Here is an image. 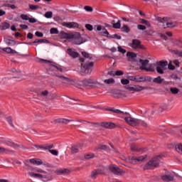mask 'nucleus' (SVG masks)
Segmentation results:
<instances>
[{
    "mask_svg": "<svg viewBox=\"0 0 182 182\" xmlns=\"http://www.w3.org/2000/svg\"><path fill=\"white\" fill-rule=\"evenodd\" d=\"M62 38H63V39H67L68 41H71L75 45H82V43H85L83 38L80 36V33H75L74 34L63 33L62 34Z\"/></svg>",
    "mask_w": 182,
    "mask_h": 182,
    "instance_id": "obj_1",
    "label": "nucleus"
},
{
    "mask_svg": "<svg viewBox=\"0 0 182 182\" xmlns=\"http://www.w3.org/2000/svg\"><path fill=\"white\" fill-rule=\"evenodd\" d=\"M149 60H139L141 70H145V72H154L156 70V63H149Z\"/></svg>",
    "mask_w": 182,
    "mask_h": 182,
    "instance_id": "obj_2",
    "label": "nucleus"
},
{
    "mask_svg": "<svg viewBox=\"0 0 182 182\" xmlns=\"http://www.w3.org/2000/svg\"><path fill=\"white\" fill-rule=\"evenodd\" d=\"M160 159H161L160 156L152 159L144 166V170H151L158 167L159 164H160Z\"/></svg>",
    "mask_w": 182,
    "mask_h": 182,
    "instance_id": "obj_3",
    "label": "nucleus"
},
{
    "mask_svg": "<svg viewBox=\"0 0 182 182\" xmlns=\"http://www.w3.org/2000/svg\"><path fill=\"white\" fill-rule=\"evenodd\" d=\"M158 21L162 23V26L164 29L167 28H174L176 25L175 21H171L167 18H162L159 17L158 18Z\"/></svg>",
    "mask_w": 182,
    "mask_h": 182,
    "instance_id": "obj_4",
    "label": "nucleus"
},
{
    "mask_svg": "<svg viewBox=\"0 0 182 182\" xmlns=\"http://www.w3.org/2000/svg\"><path fill=\"white\" fill-rule=\"evenodd\" d=\"M155 66V69L156 68V72L160 73V75L164 74V70L167 69V65H168V62L161 60L157 62Z\"/></svg>",
    "mask_w": 182,
    "mask_h": 182,
    "instance_id": "obj_5",
    "label": "nucleus"
},
{
    "mask_svg": "<svg viewBox=\"0 0 182 182\" xmlns=\"http://www.w3.org/2000/svg\"><path fill=\"white\" fill-rule=\"evenodd\" d=\"M92 68H93V62L81 64V73H85V75H90L92 73Z\"/></svg>",
    "mask_w": 182,
    "mask_h": 182,
    "instance_id": "obj_6",
    "label": "nucleus"
},
{
    "mask_svg": "<svg viewBox=\"0 0 182 182\" xmlns=\"http://www.w3.org/2000/svg\"><path fill=\"white\" fill-rule=\"evenodd\" d=\"M109 170L111 171V173H113V174H115L117 176H123L125 174L126 172L120 169L119 166L116 165H110L109 166Z\"/></svg>",
    "mask_w": 182,
    "mask_h": 182,
    "instance_id": "obj_7",
    "label": "nucleus"
},
{
    "mask_svg": "<svg viewBox=\"0 0 182 182\" xmlns=\"http://www.w3.org/2000/svg\"><path fill=\"white\" fill-rule=\"evenodd\" d=\"M132 49H146V48L141 45V42L139 40L134 39L132 42L129 44Z\"/></svg>",
    "mask_w": 182,
    "mask_h": 182,
    "instance_id": "obj_8",
    "label": "nucleus"
},
{
    "mask_svg": "<svg viewBox=\"0 0 182 182\" xmlns=\"http://www.w3.org/2000/svg\"><path fill=\"white\" fill-rule=\"evenodd\" d=\"M146 157H147V155L141 156L138 158L132 156V157L127 158L126 160H127V163H131L132 164H136V163H137L139 161H143V160H144V159H146Z\"/></svg>",
    "mask_w": 182,
    "mask_h": 182,
    "instance_id": "obj_9",
    "label": "nucleus"
},
{
    "mask_svg": "<svg viewBox=\"0 0 182 182\" xmlns=\"http://www.w3.org/2000/svg\"><path fill=\"white\" fill-rule=\"evenodd\" d=\"M124 120L130 126H139V119L129 117H125Z\"/></svg>",
    "mask_w": 182,
    "mask_h": 182,
    "instance_id": "obj_10",
    "label": "nucleus"
},
{
    "mask_svg": "<svg viewBox=\"0 0 182 182\" xmlns=\"http://www.w3.org/2000/svg\"><path fill=\"white\" fill-rule=\"evenodd\" d=\"M97 31H98L100 35H102V36H106L107 38H109V31L105 28L102 27V26H97Z\"/></svg>",
    "mask_w": 182,
    "mask_h": 182,
    "instance_id": "obj_11",
    "label": "nucleus"
},
{
    "mask_svg": "<svg viewBox=\"0 0 182 182\" xmlns=\"http://www.w3.org/2000/svg\"><path fill=\"white\" fill-rule=\"evenodd\" d=\"M153 83H156L157 85H168V82L165 81L164 78H161V76H158L153 79Z\"/></svg>",
    "mask_w": 182,
    "mask_h": 182,
    "instance_id": "obj_12",
    "label": "nucleus"
},
{
    "mask_svg": "<svg viewBox=\"0 0 182 182\" xmlns=\"http://www.w3.org/2000/svg\"><path fill=\"white\" fill-rule=\"evenodd\" d=\"M67 53L68 55L71 56V58H76L79 56V53L76 52V50H75V49L73 48H68Z\"/></svg>",
    "mask_w": 182,
    "mask_h": 182,
    "instance_id": "obj_13",
    "label": "nucleus"
},
{
    "mask_svg": "<svg viewBox=\"0 0 182 182\" xmlns=\"http://www.w3.org/2000/svg\"><path fill=\"white\" fill-rule=\"evenodd\" d=\"M101 127H105V129H114L116 124L113 122H102Z\"/></svg>",
    "mask_w": 182,
    "mask_h": 182,
    "instance_id": "obj_14",
    "label": "nucleus"
},
{
    "mask_svg": "<svg viewBox=\"0 0 182 182\" xmlns=\"http://www.w3.org/2000/svg\"><path fill=\"white\" fill-rule=\"evenodd\" d=\"M96 84V82L90 78L83 80L81 83H80V85L83 86H89V85H95Z\"/></svg>",
    "mask_w": 182,
    "mask_h": 182,
    "instance_id": "obj_15",
    "label": "nucleus"
},
{
    "mask_svg": "<svg viewBox=\"0 0 182 182\" xmlns=\"http://www.w3.org/2000/svg\"><path fill=\"white\" fill-rule=\"evenodd\" d=\"M29 161L31 164H33L34 166H42V164H43V161H42V160L39 159H29Z\"/></svg>",
    "mask_w": 182,
    "mask_h": 182,
    "instance_id": "obj_16",
    "label": "nucleus"
},
{
    "mask_svg": "<svg viewBox=\"0 0 182 182\" xmlns=\"http://www.w3.org/2000/svg\"><path fill=\"white\" fill-rule=\"evenodd\" d=\"M69 122H73L72 119H55L53 123L56 124V123H61L63 124H68Z\"/></svg>",
    "mask_w": 182,
    "mask_h": 182,
    "instance_id": "obj_17",
    "label": "nucleus"
},
{
    "mask_svg": "<svg viewBox=\"0 0 182 182\" xmlns=\"http://www.w3.org/2000/svg\"><path fill=\"white\" fill-rule=\"evenodd\" d=\"M101 174H105V172H103V171H102V169L95 170V171H92L91 177L92 178H96V177H97V176H100Z\"/></svg>",
    "mask_w": 182,
    "mask_h": 182,
    "instance_id": "obj_18",
    "label": "nucleus"
},
{
    "mask_svg": "<svg viewBox=\"0 0 182 182\" xmlns=\"http://www.w3.org/2000/svg\"><path fill=\"white\" fill-rule=\"evenodd\" d=\"M63 26H64L65 28H77V23H75V22H70V23L64 22V23H63Z\"/></svg>",
    "mask_w": 182,
    "mask_h": 182,
    "instance_id": "obj_19",
    "label": "nucleus"
},
{
    "mask_svg": "<svg viewBox=\"0 0 182 182\" xmlns=\"http://www.w3.org/2000/svg\"><path fill=\"white\" fill-rule=\"evenodd\" d=\"M5 144L6 146H9L10 147H13L14 149H16V147H18L19 145L18 144H16L11 141V139H6Z\"/></svg>",
    "mask_w": 182,
    "mask_h": 182,
    "instance_id": "obj_20",
    "label": "nucleus"
},
{
    "mask_svg": "<svg viewBox=\"0 0 182 182\" xmlns=\"http://www.w3.org/2000/svg\"><path fill=\"white\" fill-rule=\"evenodd\" d=\"M11 153H15V151H14L13 150L0 146V154H11Z\"/></svg>",
    "mask_w": 182,
    "mask_h": 182,
    "instance_id": "obj_21",
    "label": "nucleus"
},
{
    "mask_svg": "<svg viewBox=\"0 0 182 182\" xmlns=\"http://www.w3.org/2000/svg\"><path fill=\"white\" fill-rule=\"evenodd\" d=\"M174 176L171 174L163 175L161 179L164 181H173Z\"/></svg>",
    "mask_w": 182,
    "mask_h": 182,
    "instance_id": "obj_22",
    "label": "nucleus"
},
{
    "mask_svg": "<svg viewBox=\"0 0 182 182\" xmlns=\"http://www.w3.org/2000/svg\"><path fill=\"white\" fill-rule=\"evenodd\" d=\"M30 177L33 178H43L45 176L41 173H35L33 172H28Z\"/></svg>",
    "mask_w": 182,
    "mask_h": 182,
    "instance_id": "obj_23",
    "label": "nucleus"
},
{
    "mask_svg": "<svg viewBox=\"0 0 182 182\" xmlns=\"http://www.w3.org/2000/svg\"><path fill=\"white\" fill-rule=\"evenodd\" d=\"M127 56L128 57V60H134V59H136L137 58V54L133 52H128L127 53Z\"/></svg>",
    "mask_w": 182,
    "mask_h": 182,
    "instance_id": "obj_24",
    "label": "nucleus"
},
{
    "mask_svg": "<svg viewBox=\"0 0 182 182\" xmlns=\"http://www.w3.org/2000/svg\"><path fill=\"white\" fill-rule=\"evenodd\" d=\"M4 42L9 46H15L16 45V41L15 40L4 38Z\"/></svg>",
    "mask_w": 182,
    "mask_h": 182,
    "instance_id": "obj_25",
    "label": "nucleus"
},
{
    "mask_svg": "<svg viewBox=\"0 0 182 182\" xmlns=\"http://www.w3.org/2000/svg\"><path fill=\"white\" fill-rule=\"evenodd\" d=\"M82 147V144L74 145L71 147V153H78L79 149Z\"/></svg>",
    "mask_w": 182,
    "mask_h": 182,
    "instance_id": "obj_26",
    "label": "nucleus"
},
{
    "mask_svg": "<svg viewBox=\"0 0 182 182\" xmlns=\"http://www.w3.org/2000/svg\"><path fill=\"white\" fill-rule=\"evenodd\" d=\"M58 77L61 79V80L63 82V83H70V82H73V80H70L67 77L63 76V75H58Z\"/></svg>",
    "mask_w": 182,
    "mask_h": 182,
    "instance_id": "obj_27",
    "label": "nucleus"
},
{
    "mask_svg": "<svg viewBox=\"0 0 182 182\" xmlns=\"http://www.w3.org/2000/svg\"><path fill=\"white\" fill-rule=\"evenodd\" d=\"M2 50H4V52H6V53H18V52H16V50H12V48H11L10 47H7V48H2Z\"/></svg>",
    "mask_w": 182,
    "mask_h": 182,
    "instance_id": "obj_28",
    "label": "nucleus"
},
{
    "mask_svg": "<svg viewBox=\"0 0 182 182\" xmlns=\"http://www.w3.org/2000/svg\"><path fill=\"white\" fill-rule=\"evenodd\" d=\"M175 149L178 153L182 154V143H178L175 145Z\"/></svg>",
    "mask_w": 182,
    "mask_h": 182,
    "instance_id": "obj_29",
    "label": "nucleus"
},
{
    "mask_svg": "<svg viewBox=\"0 0 182 182\" xmlns=\"http://www.w3.org/2000/svg\"><path fill=\"white\" fill-rule=\"evenodd\" d=\"M51 68L53 70H56L57 72H63V68L59 65H53Z\"/></svg>",
    "mask_w": 182,
    "mask_h": 182,
    "instance_id": "obj_30",
    "label": "nucleus"
},
{
    "mask_svg": "<svg viewBox=\"0 0 182 182\" xmlns=\"http://www.w3.org/2000/svg\"><path fill=\"white\" fill-rule=\"evenodd\" d=\"M139 23H142V25H146V26H148V28H150V26H151V25L150 24V22L147 20L144 19V18H140L139 19Z\"/></svg>",
    "mask_w": 182,
    "mask_h": 182,
    "instance_id": "obj_31",
    "label": "nucleus"
},
{
    "mask_svg": "<svg viewBox=\"0 0 182 182\" xmlns=\"http://www.w3.org/2000/svg\"><path fill=\"white\" fill-rule=\"evenodd\" d=\"M135 92H141V90H146V89H149L147 87H142L140 85H134Z\"/></svg>",
    "mask_w": 182,
    "mask_h": 182,
    "instance_id": "obj_32",
    "label": "nucleus"
},
{
    "mask_svg": "<svg viewBox=\"0 0 182 182\" xmlns=\"http://www.w3.org/2000/svg\"><path fill=\"white\" fill-rule=\"evenodd\" d=\"M56 173H58V174H64L66 175L68 173H70L69 169H61V170H57Z\"/></svg>",
    "mask_w": 182,
    "mask_h": 182,
    "instance_id": "obj_33",
    "label": "nucleus"
},
{
    "mask_svg": "<svg viewBox=\"0 0 182 182\" xmlns=\"http://www.w3.org/2000/svg\"><path fill=\"white\" fill-rule=\"evenodd\" d=\"M41 147L43 149V150H50V149H53V144H47Z\"/></svg>",
    "mask_w": 182,
    "mask_h": 182,
    "instance_id": "obj_34",
    "label": "nucleus"
},
{
    "mask_svg": "<svg viewBox=\"0 0 182 182\" xmlns=\"http://www.w3.org/2000/svg\"><path fill=\"white\" fill-rule=\"evenodd\" d=\"M108 38H109L110 39H117L118 41H120V39H122V36H119L117 34H113L112 36H110V34H109Z\"/></svg>",
    "mask_w": 182,
    "mask_h": 182,
    "instance_id": "obj_35",
    "label": "nucleus"
},
{
    "mask_svg": "<svg viewBox=\"0 0 182 182\" xmlns=\"http://www.w3.org/2000/svg\"><path fill=\"white\" fill-rule=\"evenodd\" d=\"M11 26V25L9 24V23H1V29L3 30V31H5V30H6V29H9V27Z\"/></svg>",
    "mask_w": 182,
    "mask_h": 182,
    "instance_id": "obj_36",
    "label": "nucleus"
},
{
    "mask_svg": "<svg viewBox=\"0 0 182 182\" xmlns=\"http://www.w3.org/2000/svg\"><path fill=\"white\" fill-rule=\"evenodd\" d=\"M170 92L172 93V95H177L180 92V90L177 87H171Z\"/></svg>",
    "mask_w": 182,
    "mask_h": 182,
    "instance_id": "obj_37",
    "label": "nucleus"
},
{
    "mask_svg": "<svg viewBox=\"0 0 182 182\" xmlns=\"http://www.w3.org/2000/svg\"><path fill=\"white\" fill-rule=\"evenodd\" d=\"M45 18H47V19H50L53 16V13L52 11H47L44 14Z\"/></svg>",
    "mask_w": 182,
    "mask_h": 182,
    "instance_id": "obj_38",
    "label": "nucleus"
},
{
    "mask_svg": "<svg viewBox=\"0 0 182 182\" xmlns=\"http://www.w3.org/2000/svg\"><path fill=\"white\" fill-rule=\"evenodd\" d=\"M109 112H113V113H116L117 114H122L124 112L121 111L120 109H109Z\"/></svg>",
    "mask_w": 182,
    "mask_h": 182,
    "instance_id": "obj_39",
    "label": "nucleus"
},
{
    "mask_svg": "<svg viewBox=\"0 0 182 182\" xmlns=\"http://www.w3.org/2000/svg\"><path fill=\"white\" fill-rule=\"evenodd\" d=\"M104 83L112 85V83H114V80L113 78L107 79L104 80Z\"/></svg>",
    "mask_w": 182,
    "mask_h": 182,
    "instance_id": "obj_40",
    "label": "nucleus"
},
{
    "mask_svg": "<svg viewBox=\"0 0 182 182\" xmlns=\"http://www.w3.org/2000/svg\"><path fill=\"white\" fill-rule=\"evenodd\" d=\"M50 33L52 35H58V33H59V31H58V28H53L50 30Z\"/></svg>",
    "mask_w": 182,
    "mask_h": 182,
    "instance_id": "obj_41",
    "label": "nucleus"
},
{
    "mask_svg": "<svg viewBox=\"0 0 182 182\" xmlns=\"http://www.w3.org/2000/svg\"><path fill=\"white\" fill-rule=\"evenodd\" d=\"M25 166L27 167L28 171H35L36 168L31 166L29 164L24 162Z\"/></svg>",
    "mask_w": 182,
    "mask_h": 182,
    "instance_id": "obj_42",
    "label": "nucleus"
},
{
    "mask_svg": "<svg viewBox=\"0 0 182 182\" xmlns=\"http://www.w3.org/2000/svg\"><path fill=\"white\" fill-rule=\"evenodd\" d=\"M145 79L144 76L137 75L136 76V82H144Z\"/></svg>",
    "mask_w": 182,
    "mask_h": 182,
    "instance_id": "obj_43",
    "label": "nucleus"
},
{
    "mask_svg": "<svg viewBox=\"0 0 182 182\" xmlns=\"http://www.w3.org/2000/svg\"><path fill=\"white\" fill-rule=\"evenodd\" d=\"M122 29L124 32H126V33H129V32H130V28L126 25H124Z\"/></svg>",
    "mask_w": 182,
    "mask_h": 182,
    "instance_id": "obj_44",
    "label": "nucleus"
},
{
    "mask_svg": "<svg viewBox=\"0 0 182 182\" xmlns=\"http://www.w3.org/2000/svg\"><path fill=\"white\" fill-rule=\"evenodd\" d=\"M48 95H49V92L48 90L42 91L40 93V96L43 97H47Z\"/></svg>",
    "mask_w": 182,
    "mask_h": 182,
    "instance_id": "obj_45",
    "label": "nucleus"
},
{
    "mask_svg": "<svg viewBox=\"0 0 182 182\" xmlns=\"http://www.w3.org/2000/svg\"><path fill=\"white\" fill-rule=\"evenodd\" d=\"M120 21L119 20L117 23H113V28L115 29H120Z\"/></svg>",
    "mask_w": 182,
    "mask_h": 182,
    "instance_id": "obj_46",
    "label": "nucleus"
},
{
    "mask_svg": "<svg viewBox=\"0 0 182 182\" xmlns=\"http://www.w3.org/2000/svg\"><path fill=\"white\" fill-rule=\"evenodd\" d=\"M139 126H142L143 127H147V123L141 119H139Z\"/></svg>",
    "mask_w": 182,
    "mask_h": 182,
    "instance_id": "obj_47",
    "label": "nucleus"
},
{
    "mask_svg": "<svg viewBox=\"0 0 182 182\" xmlns=\"http://www.w3.org/2000/svg\"><path fill=\"white\" fill-rule=\"evenodd\" d=\"M82 56H84V58H87V59H92V56H90V54H89L85 51L82 52Z\"/></svg>",
    "mask_w": 182,
    "mask_h": 182,
    "instance_id": "obj_48",
    "label": "nucleus"
},
{
    "mask_svg": "<svg viewBox=\"0 0 182 182\" xmlns=\"http://www.w3.org/2000/svg\"><path fill=\"white\" fill-rule=\"evenodd\" d=\"M107 146L106 145H98L97 150H107Z\"/></svg>",
    "mask_w": 182,
    "mask_h": 182,
    "instance_id": "obj_49",
    "label": "nucleus"
},
{
    "mask_svg": "<svg viewBox=\"0 0 182 182\" xmlns=\"http://www.w3.org/2000/svg\"><path fill=\"white\" fill-rule=\"evenodd\" d=\"M6 120L8 122L9 124L11 126V127H14V124H12L13 119L11 117H6Z\"/></svg>",
    "mask_w": 182,
    "mask_h": 182,
    "instance_id": "obj_50",
    "label": "nucleus"
},
{
    "mask_svg": "<svg viewBox=\"0 0 182 182\" xmlns=\"http://www.w3.org/2000/svg\"><path fill=\"white\" fill-rule=\"evenodd\" d=\"M121 83L122 85H129V83H130V81L129 80V79L123 78L121 80Z\"/></svg>",
    "mask_w": 182,
    "mask_h": 182,
    "instance_id": "obj_51",
    "label": "nucleus"
},
{
    "mask_svg": "<svg viewBox=\"0 0 182 182\" xmlns=\"http://www.w3.org/2000/svg\"><path fill=\"white\" fill-rule=\"evenodd\" d=\"M117 49H118V52H119L120 53L124 54L127 52L126 50L124 48H122V46H119L117 47Z\"/></svg>",
    "mask_w": 182,
    "mask_h": 182,
    "instance_id": "obj_52",
    "label": "nucleus"
},
{
    "mask_svg": "<svg viewBox=\"0 0 182 182\" xmlns=\"http://www.w3.org/2000/svg\"><path fill=\"white\" fill-rule=\"evenodd\" d=\"M48 151L53 156H58L59 154V152H58V151H56L55 149H50V150H48Z\"/></svg>",
    "mask_w": 182,
    "mask_h": 182,
    "instance_id": "obj_53",
    "label": "nucleus"
},
{
    "mask_svg": "<svg viewBox=\"0 0 182 182\" xmlns=\"http://www.w3.org/2000/svg\"><path fill=\"white\" fill-rule=\"evenodd\" d=\"M35 173H42L43 174H46V171H43L39 168H36L35 169Z\"/></svg>",
    "mask_w": 182,
    "mask_h": 182,
    "instance_id": "obj_54",
    "label": "nucleus"
},
{
    "mask_svg": "<svg viewBox=\"0 0 182 182\" xmlns=\"http://www.w3.org/2000/svg\"><path fill=\"white\" fill-rule=\"evenodd\" d=\"M20 17L21 18V19H23V21H28L29 20V16L26 14H21L20 16Z\"/></svg>",
    "mask_w": 182,
    "mask_h": 182,
    "instance_id": "obj_55",
    "label": "nucleus"
},
{
    "mask_svg": "<svg viewBox=\"0 0 182 182\" xmlns=\"http://www.w3.org/2000/svg\"><path fill=\"white\" fill-rule=\"evenodd\" d=\"M169 70H174L176 69V67L171 64V61H169V63L167 65Z\"/></svg>",
    "mask_w": 182,
    "mask_h": 182,
    "instance_id": "obj_56",
    "label": "nucleus"
},
{
    "mask_svg": "<svg viewBox=\"0 0 182 182\" xmlns=\"http://www.w3.org/2000/svg\"><path fill=\"white\" fill-rule=\"evenodd\" d=\"M84 9L87 11V12H92L93 11V8H92L91 6H85L84 7Z\"/></svg>",
    "mask_w": 182,
    "mask_h": 182,
    "instance_id": "obj_57",
    "label": "nucleus"
},
{
    "mask_svg": "<svg viewBox=\"0 0 182 182\" xmlns=\"http://www.w3.org/2000/svg\"><path fill=\"white\" fill-rule=\"evenodd\" d=\"M30 9L32 11H36V9H39V6H36V5H29Z\"/></svg>",
    "mask_w": 182,
    "mask_h": 182,
    "instance_id": "obj_58",
    "label": "nucleus"
},
{
    "mask_svg": "<svg viewBox=\"0 0 182 182\" xmlns=\"http://www.w3.org/2000/svg\"><path fill=\"white\" fill-rule=\"evenodd\" d=\"M144 82H153V77H150V76H146L144 77Z\"/></svg>",
    "mask_w": 182,
    "mask_h": 182,
    "instance_id": "obj_59",
    "label": "nucleus"
},
{
    "mask_svg": "<svg viewBox=\"0 0 182 182\" xmlns=\"http://www.w3.org/2000/svg\"><path fill=\"white\" fill-rule=\"evenodd\" d=\"M85 159H87V160H89V159H93V157H95V154H86L85 156Z\"/></svg>",
    "mask_w": 182,
    "mask_h": 182,
    "instance_id": "obj_60",
    "label": "nucleus"
},
{
    "mask_svg": "<svg viewBox=\"0 0 182 182\" xmlns=\"http://www.w3.org/2000/svg\"><path fill=\"white\" fill-rule=\"evenodd\" d=\"M137 29H139V31H146V27H145V26H143L141 24H139L137 26Z\"/></svg>",
    "mask_w": 182,
    "mask_h": 182,
    "instance_id": "obj_61",
    "label": "nucleus"
},
{
    "mask_svg": "<svg viewBox=\"0 0 182 182\" xmlns=\"http://www.w3.org/2000/svg\"><path fill=\"white\" fill-rule=\"evenodd\" d=\"M128 80H132V82H136V76H127Z\"/></svg>",
    "mask_w": 182,
    "mask_h": 182,
    "instance_id": "obj_62",
    "label": "nucleus"
},
{
    "mask_svg": "<svg viewBox=\"0 0 182 182\" xmlns=\"http://www.w3.org/2000/svg\"><path fill=\"white\" fill-rule=\"evenodd\" d=\"M85 28L87 31H93V26L90 24H86Z\"/></svg>",
    "mask_w": 182,
    "mask_h": 182,
    "instance_id": "obj_63",
    "label": "nucleus"
},
{
    "mask_svg": "<svg viewBox=\"0 0 182 182\" xmlns=\"http://www.w3.org/2000/svg\"><path fill=\"white\" fill-rule=\"evenodd\" d=\"M174 53L175 55H177V56L182 58V51L175 50Z\"/></svg>",
    "mask_w": 182,
    "mask_h": 182,
    "instance_id": "obj_64",
    "label": "nucleus"
}]
</instances>
